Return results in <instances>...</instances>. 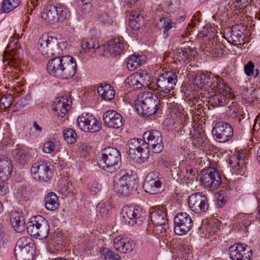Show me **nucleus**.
<instances>
[{"label":"nucleus","instance_id":"obj_1","mask_svg":"<svg viewBox=\"0 0 260 260\" xmlns=\"http://www.w3.org/2000/svg\"><path fill=\"white\" fill-rule=\"evenodd\" d=\"M194 83L200 88L208 85L215 90V93L209 96V102L213 107L224 106L232 96L229 86L219 77H215L214 79V75L211 73H198L194 79Z\"/></svg>","mask_w":260,"mask_h":260},{"label":"nucleus","instance_id":"obj_2","mask_svg":"<svg viewBox=\"0 0 260 260\" xmlns=\"http://www.w3.org/2000/svg\"><path fill=\"white\" fill-rule=\"evenodd\" d=\"M49 74L59 79L72 78L77 72V63L74 57L70 55L56 56L47 63Z\"/></svg>","mask_w":260,"mask_h":260},{"label":"nucleus","instance_id":"obj_3","mask_svg":"<svg viewBox=\"0 0 260 260\" xmlns=\"http://www.w3.org/2000/svg\"><path fill=\"white\" fill-rule=\"evenodd\" d=\"M160 106L159 98L155 94L148 91L140 93L135 103L138 112L146 116L155 114L159 109Z\"/></svg>","mask_w":260,"mask_h":260},{"label":"nucleus","instance_id":"obj_4","mask_svg":"<svg viewBox=\"0 0 260 260\" xmlns=\"http://www.w3.org/2000/svg\"><path fill=\"white\" fill-rule=\"evenodd\" d=\"M177 81V76L172 71H167L161 73L156 80V90L162 100L169 98L172 102L175 98L170 93Z\"/></svg>","mask_w":260,"mask_h":260},{"label":"nucleus","instance_id":"obj_5","mask_svg":"<svg viewBox=\"0 0 260 260\" xmlns=\"http://www.w3.org/2000/svg\"><path fill=\"white\" fill-rule=\"evenodd\" d=\"M118 178L113 185L115 191L124 196L132 194L137 188L136 179L132 171L121 170L118 172Z\"/></svg>","mask_w":260,"mask_h":260},{"label":"nucleus","instance_id":"obj_6","mask_svg":"<svg viewBox=\"0 0 260 260\" xmlns=\"http://www.w3.org/2000/svg\"><path fill=\"white\" fill-rule=\"evenodd\" d=\"M39 50L42 54L46 57H52L60 55L63 49L67 46V43L59 42L52 36L47 34L43 35L39 40Z\"/></svg>","mask_w":260,"mask_h":260},{"label":"nucleus","instance_id":"obj_7","mask_svg":"<svg viewBox=\"0 0 260 260\" xmlns=\"http://www.w3.org/2000/svg\"><path fill=\"white\" fill-rule=\"evenodd\" d=\"M120 162L121 154L116 148L109 147L101 151L99 164L106 171L115 172L119 169Z\"/></svg>","mask_w":260,"mask_h":260},{"label":"nucleus","instance_id":"obj_8","mask_svg":"<svg viewBox=\"0 0 260 260\" xmlns=\"http://www.w3.org/2000/svg\"><path fill=\"white\" fill-rule=\"evenodd\" d=\"M144 145L146 149H151L154 153H159L164 149V144L161 133L157 130H150L145 132L143 135Z\"/></svg>","mask_w":260,"mask_h":260},{"label":"nucleus","instance_id":"obj_9","mask_svg":"<svg viewBox=\"0 0 260 260\" xmlns=\"http://www.w3.org/2000/svg\"><path fill=\"white\" fill-rule=\"evenodd\" d=\"M16 41L11 42L7 46L3 55V61L6 63L5 66L17 68L20 63L22 49L17 45Z\"/></svg>","mask_w":260,"mask_h":260},{"label":"nucleus","instance_id":"obj_10","mask_svg":"<svg viewBox=\"0 0 260 260\" xmlns=\"http://www.w3.org/2000/svg\"><path fill=\"white\" fill-rule=\"evenodd\" d=\"M67 10L63 6L50 5L47 7L42 13V18L47 22L54 24L62 21L67 18Z\"/></svg>","mask_w":260,"mask_h":260},{"label":"nucleus","instance_id":"obj_11","mask_svg":"<svg viewBox=\"0 0 260 260\" xmlns=\"http://www.w3.org/2000/svg\"><path fill=\"white\" fill-rule=\"evenodd\" d=\"M121 214L125 222L131 226L141 224L145 219V214L139 207L125 206L122 209Z\"/></svg>","mask_w":260,"mask_h":260},{"label":"nucleus","instance_id":"obj_12","mask_svg":"<svg viewBox=\"0 0 260 260\" xmlns=\"http://www.w3.org/2000/svg\"><path fill=\"white\" fill-rule=\"evenodd\" d=\"M200 180L205 188L213 190L217 189L222 183L221 175L214 168H209L203 172Z\"/></svg>","mask_w":260,"mask_h":260},{"label":"nucleus","instance_id":"obj_13","mask_svg":"<svg viewBox=\"0 0 260 260\" xmlns=\"http://www.w3.org/2000/svg\"><path fill=\"white\" fill-rule=\"evenodd\" d=\"M248 160V156L245 151L242 150L235 152L229 158L230 168L233 173L243 175L246 171Z\"/></svg>","mask_w":260,"mask_h":260},{"label":"nucleus","instance_id":"obj_14","mask_svg":"<svg viewBox=\"0 0 260 260\" xmlns=\"http://www.w3.org/2000/svg\"><path fill=\"white\" fill-rule=\"evenodd\" d=\"M174 232L182 236L187 233L191 229L192 220L189 214L185 212L178 213L174 217Z\"/></svg>","mask_w":260,"mask_h":260},{"label":"nucleus","instance_id":"obj_15","mask_svg":"<svg viewBox=\"0 0 260 260\" xmlns=\"http://www.w3.org/2000/svg\"><path fill=\"white\" fill-rule=\"evenodd\" d=\"M159 173L150 172L146 177L143 188L149 194H157L164 190Z\"/></svg>","mask_w":260,"mask_h":260},{"label":"nucleus","instance_id":"obj_16","mask_svg":"<svg viewBox=\"0 0 260 260\" xmlns=\"http://www.w3.org/2000/svg\"><path fill=\"white\" fill-rule=\"evenodd\" d=\"M150 79V76L146 71L139 70L127 77L125 82L127 87L139 89L144 86H147Z\"/></svg>","mask_w":260,"mask_h":260},{"label":"nucleus","instance_id":"obj_17","mask_svg":"<svg viewBox=\"0 0 260 260\" xmlns=\"http://www.w3.org/2000/svg\"><path fill=\"white\" fill-rule=\"evenodd\" d=\"M213 135L220 143L229 141L233 136V127L228 122H218L212 129Z\"/></svg>","mask_w":260,"mask_h":260},{"label":"nucleus","instance_id":"obj_18","mask_svg":"<svg viewBox=\"0 0 260 260\" xmlns=\"http://www.w3.org/2000/svg\"><path fill=\"white\" fill-rule=\"evenodd\" d=\"M77 124L78 127L85 132L95 133L101 128L100 123L92 115L84 113L78 117Z\"/></svg>","mask_w":260,"mask_h":260},{"label":"nucleus","instance_id":"obj_19","mask_svg":"<svg viewBox=\"0 0 260 260\" xmlns=\"http://www.w3.org/2000/svg\"><path fill=\"white\" fill-rule=\"evenodd\" d=\"M30 172L32 177L37 181L46 182L52 177L49 166L44 161H37L33 164Z\"/></svg>","mask_w":260,"mask_h":260},{"label":"nucleus","instance_id":"obj_20","mask_svg":"<svg viewBox=\"0 0 260 260\" xmlns=\"http://www.w3.org/2000/svg\"><path fill=\"white\" fill-rule=\"evenodd\" d=\"M188 203L190 209L196 213H204L208 209L207 198L201 192L190 195L188 198Z\"/></svg>","mask_w":260,"mask_h":260},{"label":"nucleus","instance_id":"obj_21","mask_svg":"<svg viewBox=\"0 0 260 260\" xmlns=\"http://www.w3.org/2000/svg\"><path fill=\"white\" fill-rule=\"evenodd\" d=\"M247 248V246H243L239 243L231 246L229 249L230 258L231 260L249 259L252 256V251L248 249L245 253Z\"/></svg>","mask_w":260,"mask_h":260},{"label":"nucleus","instance_id":"obj_22","mask_svg":"<svg viewBox=\"0 0 260 260\" xmlns=\"http://www.w3.org/2000/svg\"><path fill=\"white\" fill-rule=\"evenodd\" d=\"M104 123L109 127L118 129L124 123L122 116L114 110H109L103 115Z\"/></svg>","mask_w":260,"mask_h":260},{"label":"nucleus","instance_id":"obj_23","mask_svg":"<svg viewBox=\"0 0 260 260\" xmlns=\"http://www.w3.org/2000/svg\"><path fill=\"white\" fill-rule=\"evenodd\" d=\"M151 221L153 225L168 223L167 209L164 206H155L151 209Z\"/></svg>","mask_w":260,"mask_h":260},{"label":"nucleus","instance_id":"obj_24","mask_svg":"<svg viewBox=\"0 0 260 260\" xmlns=\"http://www.w3.org/2000/svg\"><path fill=\"white\" fill-rule=\"evenodd\" d=\"M113 245L117 251L122 253H127L133 250L135 244L132 240L119 236L113 240Z\"/></svg>","mask_w":260,"mask_h":260},{"label":"nucleus","instance_id":"obj_25","mask_svg":"<svg viewBox=\"0 0 260 260\" xmlns=\"http://www.w3.org/2000/svg\"><path fill=\"white\" fill-rule=\"evenodd\" d=\"M70 103H71V101L68 99V96H63L54 102L53 110L58 116L63 117L71 107Z\"/></svg>","mask_w":260,"mask_h":260},{"label":"nucleus","instance_id":"obj_26","mask_svg":"<svg viewBox=\"0 0 260 260\" xmlns=\"http://www.w3.org/2000/svg\"><path fill=\"white\" fill-rule=\"evenodd\" d=\"M125 41L122 37L115 38L109 41L107 50L112 55L120 54L125 48Z\"/></svg>","mask_w":260,"mask_h":260},{"label":"nucleus","instance_id":"obj_27","mask_svg":"<svg viewBox=\"0 0 260 260\" xmlns=\"http://www.w3.org/2000/svg\"><path fill=\"white\" fill-rule=\"evenodd\" d=\"M32 240L29 237H22L17 242L14 252L16 257L17 254L24 255L29 251L33 246Z\"/></svg>","mask_w":260,"mask_h":260},{"label":"nucleus","instance_id":"obj_28","mask_svg":"<svg viewBox=\"0 0 260 260\" xmlns=\"http://www.w3.org/2000/svg\"><path fill=\"white\" fill-rule=\"evenodd\" d=\"M196 54V51L191 47L187 46L177 49L176 53L177 59L181 63H187L191 60Z\"/></svg>","mask_w":260,"mask_h":260},{"label":"nucleus","instance_id":"obj_29","mask_svg":"<svg viewBox=\"0 0 260 260\" xmlns=\"http://www.w3.org/2000/svg\"><path fill=\"white\" fill-rule=\"evenodd\" d=\"M12 172V168L10 160L5 155L0 156V179L7 180Z\"/></svg>","mask_w":260,"mask_h":260},{"label":"nucleus","instance_id":"obj_30","mask_svg":"<svg viewBox=\"0 0 260 260\" xmlns=\"http://www.w3.org/2000/svg\"><path fill=\"white\" fill-rule=\"evenodd\" d=\"M165 100L168 107L169 114L172 118L179 120L185 118V115L183 109L177 103H175L174 100L172 102L169 100V98Z\"/></svg>","mask_w":260,"mask_h":260},{"label":"nucleus","instance_id":"obj_31","mask_svg":"<svg viewBox=\"0 0 260 260\" xmlns=\"http://www.w3.org/2000/svg\"><path fill=\"white\" fill-rule=\"evenodd\" d=\"M240 27L238 25H234L230 30L231 35L229 37V41L237 46L241 45L244 41L243 33L240 29Z\"/></svg>","mask_w":260,"mask_h":260},{"label":"nucleus","instance_id":"obj_32","mask_svg":"<svg viewBox=\"0 0 260 260\" xmlns=\"http://www.w3.org/2000/svg\"><path fill=\"white\" fill-rule=\"evenodd\" d=\"M98 93L105 100L110 101L115 96L113 87L109 84H101L97 88Z\"/></svg>","mask_w":260,"mask_h":260},{"label":"nucleus","instance_id":"obj_33","mask_svg":"<svg viewBox=\"0 0 260 260\" xmlns=\"http://www.w3.org/2000/svg\"><path fill=\"white\" fill-rule=\"evenodd\" d=\"M157 26L160 29H164V37L166 38L169 36V30L176 25V22L172 21L170 18L162 17L160 18L156 23Z\"/></svg>","mask_w":260,"mask_h":260},{"label":"nucleus","instance_id":"obj_34","mask_svg":"<svg viewBox=\"0 0 260 260\" xmlns=\"http://www.w3.org/2000/svg\"><path fill=\"white\" fill-rule=\"evenodd\" d=\"M144 144L143 139H132L128 143L129 153L136 154V151L138 153H142L145 149H146V147Z\"/></svg>","mask_w":260,"mask_h":260},{"label":"nucleus","instance_id":"obj_35","mask_svg":"<svg viewBox=\"0 0 260 260\" xmlns=\"http://www.w3.org/2000/svg\"><path fill=\"white\" fill-rule=\"evenodd\" d=\"M41 215H38L32 217L30 219V221L27 222L26 230L27 233L31 236L37 238L39 226L40 225V220L42 218Z\"/></svg>","mask_w":260,"mask_h":260},{"label":"nucleus","instance_id":"obj_36","mask_svg":"<svg viewBox=\"0 0 260 260\" xmlns=\"http://www.w3.org/2000/svg\"><path fill=\"white\" fill-rule=\"evenodd\" d=\"M11 223L15 231L21 233L25 229V221L23 216L16 213L11 218Z\"/></svg>","mask_w":260,"mask_h":260},{"label":"nucleus","instance_id":"obj_37","mask_svg":"<svg viewBox=\"0 0 260 260\" xmlns=\"http://www.w3.org/2000/svg\"><path fill=\"white\" fill-rule=\"evenodd\" d=\"M59 206V201L57 195L52 192H49L45 197V207L49 211H54Z\"/></svg>","mask_w":260,"mask_h":260},{"label":"nucleus","instance_id":"obj_38","mask_svg":"<svg viewBox=\"0 0 260 260\" xmlns=\"http://www.w3.org/2000/svg\"><path fill=\"white\" fill-rule=\"evenodd\" d=\"M40 223L38 228L37 238L45 239L47 238L49 234L50 228L47 220L43 216L39 221Z\"/></svg>","mask_w":260,"mask_h":260},{"label":"nucleus","instance_id":"obj_39","mask_svg":"<svg viewBox=\"0 0 260 260\" xmlns=\"http://www.w3.org/2000/svg\"><path fill=\"white\" fill-rule=\"evenodd\" d=\"M144 57L142 56L133 55L127 61V68L129 70L133 71L143 64Z\"/></svg>","mask_w":260,"mask_h":260},{"label":"nucleus","instance_id":"obj_40","mask_svg":"<svg viewBox=\"0 0 260 260\" xmlns=\"http://www.w3.org/2000/svg\"><path fill=\"white\" fill-rule=\"evenodd\" d=\"M99 252L101 258L104 260H120L121 258L118 254H115L108 248L101 247Z\"/></svg>","mask_w":260,"mask_h":260},{"label":"nucleus","instance_id":"obj_41","mask_svg":"<svg viewBox=\"0 0 260 260\" xmlns=\"http://www.w3.org/2000/svg\"><path fill=\"white\" fill-rule=\"evenodd\" d=\"M208 142L207 138L200 133L193 136L192 143L196 147H202L203 149H207Z\"/></svg>","mask_w":260,"mask_h":260},{"label":"nucleus","instance_id":"obj_42","mask_svg":"<svg viewBox=\"0 0 260 260\" xmlns=\"http://www.w3.org/2000/svg\"><path fill=\"white\" fill-rule=\"evenodd\" d=\"M251 218L252 216L250 214H240L237 217V224L241 229H246L251 224Z\"/></svg>","mask_w":260,"mask_h":260},{"label":"nucleus","instance_id":"obj_43","mask_svg":"<svg viewBox=\"0 0 260 260\" xmlns=\"http://www.w3.org/2000/svg\"><path fill=\"white\" fill-rule=\"evenodd\" d=\"M180 254L178 255V259L184 260H190L193 258L192 252L190 246L187 245H183L179 249Z\"/></svg>","mask_w":260,"mask_h":260},{"label":"nucleus","instance_id":"obj_44","mask_svg":"<svg viewBox=\"0 0 260 260\" xmlns=\"http://www.w3.org/2000/svg\"><path fill=\"white\" fill-rule=\"evenodd\" d=\"M19 4V0H4L2 5V10L5 13H9L17 7Z\"/></svg>","mask_w":260,"mask_h":260},{"label":"nucleus","instance_id":"obj_45","mask_svg":"<svg viewBox=\"0 0 260 260\" xmlns=\"http://www.w3.org/2000/svg\"><path fill=\"white\" fill-rule=\"evenodd\" d=\"M246 0H230L228 3L227 11L229 9L231 11L242 10L246 6Z\"/></svg>","mask_w":260,"mask_h":260},{"label":"nucleus","instance_id":"obj_46","mask_svg":"<svg viewBox=\"0 0 260 260\" xmlns=\"http://www.w3.org/2000/svg\"><path fill=\"white\" fill-rule=\"evenodd\" d=\"M13 98L9 93L4 94L0 99V109H6L9 108L12 104Z\"/></svg>","mask_w":260,"mask_h":260},{"label":"nucleus","instance_id":"obj_47","mask_svg":"<svg viewBox=\"0 0 260 260\" xmlns=\"http://www.w3.org/2000/svg\"><path fill=\"white\" fill-rule=\"evenodd\" d=\"M153 233L154 235L163 237L166 235L169 230V223H164L161 225H153Z\"/></svg>","mask_w":260,"mask_h":260},{"label":"nucleus","instance_id":"obj_48","mask_svg":"<svg viewBox=\"0 0 260 260\" xmlns=\"http://www.w3.org/2000/svg\"><path fill=\"white\" fill-rule=\"evenodd\" d=\"M63 138L68 143L73 144L76 141L77 134L74 129L67 128L63 132Z\"/></svg>","mask_w":260,"mask_h":260},{"label":"nucleus","instance_id":"obj_49","mask_svg":"<svg viewBox=\"0 0 260 260\" xmlns=\"http://www.w3.org/2000/svg\"><path fill=\"white\" fill-rule=\"evenodd\" d=\"M27 153L26 150L21 148H17L15 149L14 154L15 159L21 164L24 163L26 160Z\"/></svg>","mask_w":260,"mask_h":260},{"label":"nucleus","instance_id":"obj_50","mask_svg":"<svg viewBox=\"0 0 260 260\" xmlns=\"http://www.w3.org/2000/svg\"><path fill=\"white\" fill-rule=\"evenodd\" d=\"M81 46L83 50L92 51V52H95V50L99 48V44L92 40L83 41Z\"/></svg>","mask_w":260,"mask_h":260},{"label":"nucleus","instance_id":"obj_51","mask_svg":"<svg viewBox=\"0 0 260 260\" xmlns=\"http://www.w3.org/2000/svg\"><path fill=\"white\" fill-rule=\"evenodd\" d=\"M254 65L252 61H248L244 66V72L246 75L248 76H254L255 78L256 77L259 72L257 69L255 70V74L254 73Z\"/></svg>","mask_w":260,"mask_h":260},{"label":"nucleus","instance_id":"obj_52","mask_svg":"<svg viewBox=\"0 0 260 260\" xmlns=\"http://www.w3.org/2000/svg\"><path fill=\"white\" fill-rule=\"evenodd\" d=\"M31 100L30 95L27 94L25 97L21 98L16 104L15 108L17 110H20L28 105Z\"/></svg>","mask_w":260,"mask_h":260},{"label":"nucleus","instance_id":"obj_53","mask_svg":"<svg viewBox=\"0 0 260 260\" xmlns=\"http://www.w3.org/2000/svg\"><path fill=\"white\" fill-rule=\"evenodd\" d=\"M55 149L54 143L52 141H48L44 143L43 150L45 153H51Z\"/></svg>","mask_w":260,"mask_h":260},{"label":"nucleus","instance_id":"obj_54","mask_svg":"<svg viewBox=\"0 0 260 260\" xmlns=\"http://www.w3.org/2000/svg\"><path fill=\"white\" fill-rule=\"evenodd\" d=\"M108 207H109L108 206H106V205L104 204H99L97 209L99 213V214L101 215L103 217H106L107 215L109 213V209Z\"/></svg>","mask_w":260,"mask_h":260},{"label":"nucleus","instance_id":"obj_55","mask_svg":"<svg viewBox=\"0 0 260 260\" xmlns=\"http://www.w3.org/2000/svg\"><path fill=\"white\" fill-rule=\"evenodd\" d=\"M144 13V12L143 10H136L132 12L131 15V18H134V20H136L138 22H139V21L143 22Z\"/></svg>","mask_w":260,"mask_h":260},{"label":"nucleus","instance_id":"obj_56","mask_svg":"<svg viewBox=\"0 0 260 260\" xmlns=\"http://www.w3.org/2000/svg\"><path fill=\"white\" fill-rule=\"evenodd\" d=\"M91 0H79V4L82 11L84 12H89L91 8Z\"/></svg>","mask_w":260,"mask_h":260},{"label":"nucleus","instance_id":"obj_57","mask_svg":"<svg viewBox=\"0 0 260 260\" xmlns=\"http://www.w3.org/2000/svg\"><path fill=\"white\" fill-rule=\"evenodd\" d=\"M100 21L106 25H112L114 21L112 18L109 16V15L106 13L103 14L100 17Z\"/></svg>","mask_w":260,"mask_h":260},{"label":"nucleus","instance_id":"obj_58","mask_svg":"<svg viewBox=\"0 0 260 260\" xmlns=\"http://www.w3.org/2000/svg\"><path fill=\"white\" fill-rule=\"evenodd\" d=\"M212 28L211 26L207 25L203 28V30L200 31L198 34L199 36L201 38L206 37L208 36H211Z\"/></svg>","mask_w":260,"mask_h":260},{"label":"nucleus","instance_id":"obj_59","mask_svg":"<svg viewBox=\"0 0 260 260\" xmlns=\"http://www.w3.org/2000/svg\"><path fill=\"white\" fill-rule=\"evenodd\" d=\"M216 204L219 208L222 207L225 204L226 200H225L223 194H222L221 193L216 194Z\"/></svg>","mask_w":260,"mask_h":260},{"label":"nucleus","instance_id":"obj_60","mask_svg":"<svg viewBox=\"0 0 260 260\" xmlns=\"http://www.w3.org/2000/svg\"><path fill=\"white\" fill-rule=\"evenodd\" d=\"M197 173V171L194 169L189 168L186 169V175H185V177L187 180H192L196 178L195 175Z\"/></svg>","mask_w":260,"mask_h":260},{"label":"nucleus","instance_id":"obj_61","mask_svg":"<svg viewBox=\"0 0 260 260\" xmlns=\"http://www.w3.org/2000/svg\"><path fill=\"white\" fill-rule=\"evenodd\" d=\"M222 45H217L212 49V53L214 57H218L223 54Z\"/></svg>","mask_w":260,"mask_h":260},{"label":"nucleus","instance_id":"obj_62","mask_svg":"<svg viewBox=\"0 0 260 260\" xmlns=\"http://www.w3.org/2000/svg\"><path fill=\"white\" fill-rule=\"evenodd\" d=\"M142 23V21L138 22L136 20H134V18H130L129 25L133 30H137L140 27Z\"/></svg>","mask_w":260,"mask_h":260},{"label":"nucleus","instance_id":"obj_63","mask_svg":"<svg viewBox=\"0 0 260 260\" xmlns=\"http://www.w3.org/2000/svg\"><path fill=\"white\" fill-rule=\"evenodd\" d=\"M178 5H179L176 3L174 4L171 3L168 7L167 12L176 15V13L179 10Z\"/></svg>","mask_w":260,"mask_h":260},{"label":"nucleus","instance_id":"obj_64","mask_svg":"<svg viewBox=\"0 0 260 260\" xmlns=\"http://www.w3.org/2000/svg\"><path fill=\"white\" fill-rule=\"evenodd\" d=\"M101 184L98 182H93L89 188L92 194H96L101 190Z\"/></svg>","mask_w":260,"mask_h":260}]
</instances>
